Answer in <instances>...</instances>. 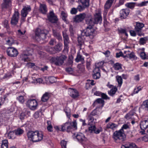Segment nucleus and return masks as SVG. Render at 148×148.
Segmentation results:
<instances>
[{
  "instance_id": "31",
  "label": "nucleus",
  "mask_w": 148,
  "mask_h": 148,
  "mask_svg": "<svg viewBox=\"0 0 148 148\" xmlns=\"http://www.w3.org/2000/svg\"><path fill=\"white\" fill-rule=\"evenodd\" d=\"M61 16L62 20L64 21L66 24H69V21L67 19L68 15L66 13L63 11H62Z\"/></svg>"
},
{
  "instance_id": "8",
  "label": "nucleus",
  "mask_w": 148,
  "mask_h": 148,
  "mask_svg": "<svg viewBox=\"0 0 148 148\" xmlns=\"http://www.w3.org/2000/svg\"><path fill=\"white\" fill-rule=\"evenodd\" d=\"M67 30L66 29H64L62 31V35L64 43V51H68L69 48V44L70 43V40L69 35L67 33Z\"/></svg>"
},
{
  "instance_id": "17",
  "label": "nucleus",
  "mask_w": 148,
  "mask_h": 148,
  "mask_svg": "<svg viewBox=\"0 0 148 148\" xmlns=\"http://www.w3.org/2000/svg\"><path fill=\"white\" fill-rule=\"evenodd\" d=\"M3 2L1 4V7L3 10L9 8L12 5V0H3Z\"/></svg>"
},
{
  "instance_id": "29",
  "label": "nucleus",
  "mask_w": 148,
  "mask_h": 148,
  "mask_svg": "<svg viewBox=\"0 0 148 148\" xmlns=\"http://www.w3.org/2000/svg\"><path fill=\"white\" fill-rule=\"evenodd\" d=\"M39 10L40 12L43 14H46L47 11V6L45 4H40Z\"/></svg>"
},
{
  "instance_id": "9",
  "label": "nucleus",
  "mask_w": 148,
  "mask_h": 148,
  "mask_svg": "<svg viewBox=\"0 0 148 148\" xmlns=\"http://www.w3.org/2000/svg\"><path fill=\"white\" fill-rule=\"evenodd\" d=\"M78 2L80 5H78L77 8L80 12L88 8L90 5V0H78Z\"/></svg>"
},
{
  "instance_id": "13",
  "label": "nucleus",
  "mask_w": 148,
  "mask_h": 148,
  "mask_svg": "<svg viewBox=\"0 0 148 148\" xmlns=\"http://www.w3.org/2000/svg\"><path fill=\"white\" fill-rule=\"evenodd\" d=\"M47 17L48 21L53 23H57L58 21V18L53 11H50L47 15Z\"/></svg>"
},
{
  "instance_id": "14",
  "label": "nucleus",
  "mask_w": 148,
  "mask_h": 148,
  "mask_svg": "<svg viewBox=\"0 0 148 148\" xmlns=\"http://www.w3.org/2000/svg\"><path fill=\"white\" fill-rule=\"evenodd\" d=\"M26 104L31 110H34L37 108L38 103L35 99H29L27 101Z\"/></svg>"
},
{
  "instance_id": "34",
  "label": "nucleus",
  "mask_w": 148,
  "mask_h": 148,
  "mask_svg": "<svg viewBox=\"0 0 148 148\" xmlns=\"http://www.w3.org/2000/svg\"><path fill=\"white\" fill-rule=\"evenodd\" d=\"M54 48L56 53L59 52L62 49V45L61 43H58L54 47Z\"/></svg>"
},
{
  "instance_id": "20",
  "label": "nucleus",
  "mask_w": 148,
  "mask_h": 148,
  "mask_svg": "<svg viewBox=\"0 0 148 148\" xmlns=\"http://www.w3.org/2000/svg\"><path fill=\"white\" fill-rule=\"evenodd\" d=\"M98 116V115L97 113V110L96 109H94L90 114L88 116L89 122H93L95 119L94 116Z\"/></svg>"
},
{
  "instance_id": "2",
  "label": "nucleus",
  "mask_w": 148,
  "mask_h": 148,
  "mask_svg": "<svg viewBox=\"0 0 148 148\" xmlns=\"http://www.w3.org/2000/svg\"><path fill=\"white\" fill-rule=\"evenodd\" d=\"M102 21V17L99 12L96 13L94 15V18L88 14V18L86 20V23L90 25L93 26L95 24H101Z\"/></svg>"
},
{
  "instance_id": "64",
  "label": "nucleus",
  "mask_w": 148,
  "mask_h": 148,
  "mask_svg": "<svg viewBox=\"0 0 148 148\" xmlns=\"http://www.w3.org/2000/svg\"><path fill=\"white\" fill-rule=\"evenodd\" d=\"M148 3V1H143L138 4V6L140 7L146 5Z\"/></svg>"
},
{
  "instance_id": "60",
  "label": "nucleus",
  "mask_w": 148,
  "mask_h": 148,
  "mask_svg": "<svg viewBox=\"0 0 148 148\" xmlns=\"http://www.w3.org/2000/svg\"><path fill=\"white\" fill-rule=\"evenodd\" d=\"M12 77V75L10 73H6L3 77V79H8Z\"/></svg>"
},
{
  "instance_id": "25",
  "label": "nucleus",
  "mask_w": 148,
  "mask_h": 148,
  "mask_svg": "<svg viewBox=\"0 0 148 148\" xmlns=\"http://www.w3.org/2000/svg\"><path fill=\"white\" fill-rule=\"evenodd\" d=\"M140 127L141 130H144L148 127V119L142 121L140 123Z\"/></svg>"
},
{
  "instance_id": "35",
  "label": "nucleus",
  "mask_w": 148,
  "mask_h": 148,
  "mask_svg": "<svg viewBox=\"0 0 148 148\" xmlns=\"http://www.w3.org/2000/svg\"><path fill=\"white\" fill-rule=\"evenodd\" d=\"M140 108L145 110L148 111V99L143 102Z\"/></svg>"
},
{
  "instance_id": "41",
  "label": "nucleus",
  "mask_w": 148,
  "mask_h": 148,
  "mask_svg": "<svg viewBox=\"0 0 148 148\" xmlns=\"http://www.w3.org/2000/svg\"><path fill=\"white\" fill-rule=\"evenodd\" d=\"M147 37L140 38L139 40V43L140 45H144L145 44L148 40Z\"/></svg>"
},
{
  "instance_id": "19",
  "label": "nucleus",
  "mask_w": 148,
  "mask_h": 148,
  "mask_svg": "<svg viewBox=\"0 0 148 148\" xmlns=\"http://www.w3.org/2000/svg\"><path fill=\"white\" fill-rule=\"evenodd\" d=\"M31 10L30 6H25L21 11V14L22 17H26L29 12Z\"/></svg>"
},
{
  "instance_id": "59",
  "label": "nucleus",
  "mask_w": 148,
  "mask_h": 148,
  "mask_svg": "<svg viewBox=\"0 0 148 148\" xmlns=\"http://www.w3.org/2000/svg\"><path fill=\"white\" fill-rule=\"evenodd\" d=\"M101 96L102 98L104 99H110V98L108 97V96L106 94L104 93H102Z\"/></svg>"
},
{
  "instance_id": "37",
  "label": "nucleus",
  "mask_w": 148,
  "mask_h": 148,
  "mask_svg": "<svg viewBox=\"0 0 148 148\" xmlns=\"http://www.w3.org/2000/svg\"><path fill=\"white\" fill-rule=\"evenodd\" d=\"M117 90V89L116 87H113L110 91H108V93L110 96L113 97Z\"/></svg>"
},
{
  "instance_id": "62",
  "label": "nucleus",
  "mask_w": 148,
  "mask_h": 148,
  "mask_svg": "<svg viewBox=\"0 0 148 148\" xmlns=\"http://www.w3.org/2000/svg\"><path fill=\"white\" fill-rule=\"evenodd\" d=\"M129 128L128 125L126 124H124L120 130L122 132H124V129L126 130Z\"/></svg>"
},
{
  "instance_id": "55",
  "label": "nucleus",
  "mask_w": 148,
  "mask_h": 148,
  "mask_svg": "<svg viewBox=\"0 0 148 148\" xmlns=\"http://www.w3.org/2000/svg\"><path fill=\"white\" fill-rule=\"evenodd\" d=\"M48 79L49 82L51 83H54L56 81V78L54 77H49Z\"/></svg>"
},
{
  "instance_id": "42",
  "label": "nucleus",
  "mask_w": 148,
  "mask_h": 148,
  "mask_svg": "<svg viewBox=\"0 0 148 148\" xmlns=\"http://www.w3.org/2000/svg\"><path fill=\"white\" fill-rule=\"evenodd\" d=\"M1 148H8V142L7 140H4L2 141Z\"/></svg>"
},
{
  "instance_id": "16",
  "label": "nucleus",
  "mask_w": 148,
  "mask_h": 148,
  "mask_svg": "<svg viewBox=\"0 0 148 148\" xmlns=\"http://www.w3.org/2000/svg\"><path fill=\"white\" fill-rule=\"evenodd\" d=\"M19 18V12L17 11H15L11 19V24L14 25H16L18 23Z\"/></svg>"
},
{
  "instance_id": "43",
  "label": "nucleus",
  "mask_w": 148,
  "mask_h": 148,
  "mask_svg": "<svg viewBox=\"0 0 148 148\" xmlns=\"http://www.w3.org/2000/svg\"><path fill=\"white\" fill-rule=\"evenodd\" d=\"M73 57L72 56H69L66 65L68 66H72L73 64Z\"/></svg>"
},
{
  "instance_id": "51",
  "label": "nucleus",
  "mask_w": 148,
  "mask_h": 148,
  "mask_svg": "<svg viewBox=\"0 0 148 148\" xmlns=\"http://www.w3.org/2000/svg\"><path fill=\"white\" fill-rule=\"evenodd\" d=\"M17 99L20 103L23 104L25 102V99L23 96H19L17 97Z\"/></svg>"
},
{
  "instance_id": "12",
  "label": "nucleus",
  "mask_w": 148,
  "mask_h": 148,
  "mask_svg": "<svg viewBox=\"0 0 148 148\" xmlns=\"http://www.w3.org/2000/svg\"><path fill=\"white\" fill-rule=\"evenodd\" d=\"M6 53L8 56L12 57H16L18 54L17 49L12 47H8L6 50Z\"/></svg>"
},
{
  "instance_id": "50",
  "label": "nucleus",
  "mask_w": 148,
  "mask_h": 148,
  "mask_svg": "<svg viewBox=\"0 0 148 148\" xmlns=\"http://www.w3.org/2000/svg\"><path fill=\"white\" fill-rule=\"evenodd\" d=\"M15 132L16 135H20L23 134L24 131L21 128H19L15 131Z\"/></svg>"
},
{
  "instance_id": "23",
  "label": "nucleus",
  "mask_w": 148,
  "mask_h": 148,
  "mask_svg": "<svg viewBox=\"0 0 148 148\" xmlns=\"http://www.w3.org/2000/svg\"><path fill=\"white\" fill-rule=\"evenodd\" d=\"M30 55H31V54L27 51V53L22 54L20 56V58L22 60L25 62H28L30 60L28 56Z\"/></svg>"
},
{
  "instance_id": "6",
  "label": "nucleus",
  "mask_w": 148,
  "mask_h": 148,
  "mask_svg": "<svg viewBox=\"0 0 148 148\" xmlns=\"http://www.w3.org/2000/svg\"><path fill=\"white\" fill-rule=\"evenodd\" d=\"M92 25H89L86 29L82 32V35L86 37H89L92 39L96 35L95 31L92 28Z\"/></svg>"
},
{
  "instance_id": "57",
  "label": "nucleus",
  "mask_w": 148,
  "mask_h": 148,
  "mask_svg": "<svg viewBox=\"0 0 148 148\" xmlns=\"http://www.w3.org/2000/svg\"><path fill=\"white\" fill-rule=\"evenodd\" d=\"M140 57L143 60H145L147 59L146 55L144 52H141L140 53Z\"/></svg>"
},
{
  "instance_id": "5",
  "label": "nucleus",
  "mask_w": 148,
  "mask_h": 148,
  "mask_svg": "<svg viewBox=\"0 0 148 148\" xmlns=\"http://www.w3.org/2000/svg\"><path fill=\"white\" fill-rule=\"evenodd\" d=\"M112 138L117 143H122L126 139V136L124 132L120 130L116 131L113 133Z\"/></svg>"
},
{
  "instance_id": "26",
  "label": "nucleus",
  "mask_w": 148,
  "mask_h": 148,
  "mask_svg": "<svg viewBox=\"0 0 148 148\" xmlns=\"http://www.w3.org/2000/svg\"><path fill=\"white\" fill-rule=\"evenodd\" d=\"M137 146L134 143H127L122 145L121 148H137Z\"/></svg>"
},
{
  "instance_id": "36",
  "label": "nucleus",
  "mask_w": 148,
  "mask_h": 148,
  "mask_svg": "<svg viewBox=\"0 0 148 148\" xmlns=\"http://www.w3.org/2000/svg\"><path fill=\"white\" fill-rule=\"evenodd\" d=\"M75 61L77 62H78L80 61L84 62V58L79 53H77V54L76 57L75 59Z\"/></svg>"
},
{
  "instance_id": "22",
  "label": "nucleus",
  "mask_w": 148,
  "mask_h": 148,
  "mask_svg": "<svg viewBox=\"0 0 148 148\" xmlns=\"http://www.w3.org/2000/svg\"><path fill=\"white\" fill-rule=\"evenodd\" d=\"M70 92V96L71 97L75 99L78 97L79 96L78 92L76 89L73 88H69Z\"/></svg>"
},
{
  "instance_id": "63",
  "label": "nucleus",
  "mask_w": 148,
  "mask_h": 148,
  "mask_svg": "<svg viewBox=\"0 0 148 148\" xmlns=\"http://www.w3.org/2000/svg\"><path fill=\"white\" fill-rule=\"evenodd\" d=\"M56 43V40L55 39L51 38L49 42V44L53 46L54 45V43Z\"/></svg>"
},
{
  "instance_id": "58",
  "label": "nucleus",
  "mask_w": 148,
  "mask_h": 148,
  "mask_svg": "<svg viewBox=\"0 0 148 148\" xmlns=\"http://www.w3.org/2000/svg\"><path fill=\"white\" fill-rule=\"evenodd\" d=\"M126 6L131 9H133L134 7V5L132 3H127L125 5Z\"/></svg>"
},
{
  "instance_id": "28",
  "label": "nucleus",
  "mask_w": 148,
  "mask_h": 148,
  "mask_svg": "<svg viewBox=\"0 0 148 148\" xmlns=\"http://www.w3.org/2000/svg\"><path fill=\"white\" fill-rule=\"evenodd\" d=\"M78 45L80 49H82L81 46L84 44V40L85 39L84 36H82V34L81 36L78 37Z\"/></svg>"
},
{
  "instance_id": "7",
  "label": "nucleus",
  "mask_w": 148,
  "mask_h": 148,
  "mask_svg": "<svg viewBox=\"0 0 148 148\" xmlns=\"http://www.w3.org/2000/svg\"><path fill=\"white\" fill-rule=\"evenodd\" d=\"M67 56L64 54L57 56L56 57H53L51 59L52 61L57 66H61L64 62V61L67 59Z\"/></svg>"
},
{
  "instance_id": "15",
  "label": "nucleus",
  "mask_w": 148,
  "mask_h": 148,
  "mask_svg": "<svg viewBox=\"0 0 148 148\" xmlns=\"http://www.w3.org/2000/svg\"><path fill=\"white\" fill-rule=\"evenodd\" d=\"M144 26V25L142 23L137 22L136 23L135 28V31L139 36H144V34L142 32V29Z\"/></svg>"
},
{
  "instance_id": "61",
  "label": "nucleus",
  "mask_w": 148,
  "mask_h": 148,
  "mask_svg": "<svg viewBox=\"0 0 148 148\" xmlns=\"http://www.w3.org/2000/svg\"><path fill=\"white\" fill-rule=\"evenodd\" d=\"M77 9L78 10L77 8H72L70 11L71 14H76L77 12Z\"/></svg>"
},
{
  "instance_id": "18",
  "label": "nucleus",
  "mask_w": 148,
  "mask_h": 148,
  "mask_svg": "<svg viewBox=\"0 0 148 148\" xmlns=\"http://www.w3.org/2000/svg\"><path fill=\"white\" fill-rule=\"evenodd\" d=\"M73 137L74 138H75L80 142L85 141L87 140L84 134L81 133H78L77 134H74Z\"/></svg>"
},
{
  "instance_id": "44",
  "label": "nucleus",
  "mask_w": 148,
  "mask_h": 148,
  "mask_svg": "<svg viewBox=\"0 0 148 148\" xmlns=\"http://www.w3.org/2000/svg\"><path fill=\"white\" fill-rule=\"evenodd\" d=\"M92 60L89 57L87 58L86 61V66L87 68L89 70L90 69V66L91 64Z\"/></svg>"
},
{
  "instance_id": "4",
  "label": "nucleus",
  "mask_w": 148,
  "mask_h": 148,
  "mask_svg": "<svg viewBox=\"0 0 148 148\" xmlns=\"http://www.w3.org/2000/svg\"><path fill=\"white\" fill-rule=\"evenodd\" d=\"M48 33V31L45 29L37 28L35 31V39L38 42L43 40L46 38Z\"/></svg>"
},
{
  "instance_id": "11",
  "label": "nucleus",
  "mask_w": 148,
  "mask_h": 148,
  "mask_svg": "<svg viewBox=\"0 0 148 148\" xmlns=\"http://www.w3.org/2000/svg\"><path fill=\"white\" fill-rule=\"evenodd\" d=\"M100 64V66H101L103 64V62H100L98 63L96 65L95 68L94 69L93 71V73L92 74L93 78L94 79H99L100 77V73L99 72L100 69L99 67L97 66V65Z\"/></svg>"
},
{
  "instance_id": "21",
  "label": "nucleus",
  "mask_w": 148,
  "mask_h": 148,
  "mask_svg": "<svg viewBox=\"0 0 148 148\" xmlns=\"http://www.w3.org/2000/svg\"><path fill=\"white\" fill-rule=\"evenodd\" d=\"M130 13L129 10L127 9H123L120 12V18L122 19H124L126 18Z\"/></svg>"
},
{
  "instance_id": "33",
  "label": "nucleus",
  "mask_w": 148,
  "mask_h": 148,
  "mask_svg": "<svg viewBox=\"0 0 148 148\" xmlns=\"http://www.w3.org/2000/svg\"><path fill=\"white\" fill-rule=\"evenodd\" d=\"M77 67L78 69L77 70V72L79 73H84L85 71V69L84 66L82 64H79Z\"/></svg>"
},
{
  "instance_id": "49",
  "label": "nucleus",
  "mask_w": 148,
  "mask_h": 148,
  "mask_svg": "<svg viewBox=\"0 0 148 148\" xmlns=\"http://www.w3.org/2000/svg\"><path fill=\"white\" fill-rule=\"evenodd\" d=\"M65 71L69 74L74 75V73L73 69L71 67H67L65 69Z\"/></svg>"
},
{
  "instance_id": "32",
  "label": "nucleus",
  "mask_w": 148,
  "mask_h": 148,
  "mask_svg": "<svg viewBox=\"0 0 148 148\" xmlns=\"http://www.w3.org/2000/svg\"><path fill=\"white\" fill-rule=\"evenodd\" d=\"M5 40L6 44L9 46H11L14 43V40L12 37H9Z\"/></svg>"
},
{
  "instance_id": "56",
  "label": "nucleus",
  "mask_w": 148,
  "mask_h": 148,
  "mask_svg": "<svg viewBox=\"0 0 148 148\" xmlns=\"http://www.w3.org/2000/svg\"><path fill=\"white\" fill-rule=\"evenodd\" d=\"M60 143L62 148H66V141L64 140H62L61 141Z\"/></svg>"
},
{
  "instance_id": "3",
  "label": "nucleus",
  "mask_w": 148,
  "mask_h": 148,
  "mask_svg": "<svg viewBox=\"0 0 148 148\" xmlns=\"http://www.w3.org/2000/svg\"><path fill=\"white\" fill-rule=\"evenodd\" d=\"M28 138L34 142L41 141L43 139V134L42 132L31 131L27 133Z\"/></svg>"
},
{
  "instance_id": "52",
  "label": "nucleus",
  "mask_w": 148,
  "mask_h": 148,
  "mask_svg": "<svg viewBox=\"0 0 148 148\" xmlns=\"http://www.w3.org/2000/svg\"><path fill=\"white\" fill-rule=\"evenodd\" d=\"M116 78L117 79V82L121 86L122 84L123 81L122 77L121 76L117 75L116 76Z\"/></svg>"
},
{
  "instance_id": "47",
  "label": "nucleus",
  "mask_w": 148,
  "mask_h": 148,
  "mask_svg": "<svg viewBox=\"0 0 148 148\" xmlns=\"http://www.w3.org/2000/svg\"><path fill=\"white\" fill-rule=\"evenodd\" d=\"M128 58L130 59H133V60H136L137 59V58L136 57L134 53L132 52L130 54H128Z\"/></svg>"
},
{
  "instance_id": "38",
  "label": "nucleus",
  "mask_w": 148,
  "mask_h": 148,
  "mask_svg": "<svg viewBox=\"0 0 148 148\" xmlns=\"http://www.w3.org/2000/svg\"><path fill=\"white\" fill-rule=\"evenodd\" d=\"M117 126L118 125L115 124L110 122L107 125L106 128L107 129H111L113 130L114 128L117 127Z\"/></svg>"
},
{
  "instance_id": "27",
  "label": "nucleus",
  "mask_w": 148,
  "mask_h": 148,
  "mask_svg": "<svg viewBox=\"0 0 148 148\" xmlns=\"http://www.w3.org/2000/svg\"><path fill=\"white\" fill-rule=\"evenodd\" d=\"M51 93L49 92H46L42 96L41 100L43 102H47L51 97Z\"/></svg>"
},
{
  "instance_id": "30",
  "label": "nucleus",
  "mask_w": 148,
  "mask_h": 148,
  "mask_svg": "<svg viewBox=\"0 0 148 148\" xmlns=\"http://www.w3.org/2000/svg\"><path fill=\"white\" fill-rule=\"evenodd\" d=\"M45 51L49 53L52 54L56 53L55 52L54 47L49 46H46L45 48Z\"/></svg>"
},
{
  "instance_id": "10",
  "label": "nucleus",
  "mask_w": 148,
  "mask_h": 148,
  "mask_svg": "<svg viewBox=\"0 0 148 148\" xmlns=\"http://www.w3.org/2000/svg\"><path fill=\"white\" fill-rule=\"evenodd\" d=\"M88 14H86L85 13H80L79 15H76L73 18V21L74 22L79 23L82 21L85 18L86 20L88 18Z\"/></svg>"
},
{
  "instance_id": "53",
  "label": "nucleus",
  "mask_w": 148,
  "mask_h": 148,
  "mask_svg": "<svg viewBox=\"0 0 148 148\" xmlns=\"http://www.w3.org/2000/svg\"><path fill=\"white\" fill-rule=\"evenodd\" d=\"M103 129L102 127H100L99 128H97L95 127V129L93 132L96 134H99L101 132H102Z\"/></svg>"
},
{
  "instance_id": "24",
  "label": "nucleus",
  "mask_w": 148,
  "mask_h": 148,
  "mask_svg": "<svg viewBox=\"0 0 148 148\" xmlns=\"http://www.w3.org/2000/svg\"><path fill=\"white\" fill-rule=\"evenodd\" d=\"M52 32L54 36L59 41H62V38L60 33L57 30L52 29Z\"/></svg>"
},
{
  "instance_id": "40",
  "label": "nucleus",
  "mask_w": 148,
  "mask_h": 148,
  "mask_svg": "<svg viewBox=\"0 0 148 148\" xmlns=\"http://www.w3.org/2000/svg\"><path fill=\"white\" fill-rule=\"evenodd\" d=\"M114 0H108L106 2L104 8L106 9H109L111 6Z\"/></svg>"
},
{
  "instance_id": "48",
  "label": "nucleus",
  "mask_w": 148,
  "mask_h": 148,
  "mask_svg": "<svg viewBox=\"0 0 148 148\" xmlns=\"http://www.w3.org/2000/svg\"><path fill=\"white\" fill-rule=\"evenodd\" d=\"M15 132L13 131L10 132L8 134V137L10 139H14L15 138Z\"/></svg>"
},
{
  "instance_id": "45",
  "label": "nucleus",
  "mask_w": 148,
  "mask_h": 148,
  "mask_svg": "<svg viewBox=\"0 0 148 148\" xmlns=\"http://www.w3.org/2000/svg\"><path fill=\"white\" fill-rule=\"evenodd\" d=\"M95 102H96L98 103H100L102 104L101 106V109H102L104 104V101L101 98L97 99L95 100Z\"/></svg>"
},
{
  "instance_id": "39",
  "label": "nucleus",
  "mask_w": 148,
  "mask_h": 148,
  "mask_svg": "<svg viewBox=\"0 0 148 148\" xmlns=\"http://www.w3.org/2000/svg\"><path fill=\"white\" fill-rule=\"evenodd\" d=\"M92 123L89 122L88 123V125L90 126L88 127V131L90 133H93L96 127L95 125H93Z\"/></svg>"
},
{
  "instance_id": "46",
  "label": "nucleus",
  "mask_w": 148,
  "mask_h": 148,
  "mask_svg": "<svg viewBox=\"0 0 148 148\" xmlns=\"http://www.w3.org/2000/svg\"><path fill=\"white\" fill-rule=\"evenodd\" d=\"M113 67L115 70H118L122 68L121 64L117 62L114 65Z\"/></svg>"
},
{
  "instance_id": "1",
  "label": "nucleus",
  "mask_w": 148,
  "mask_h": 148,
  "mask_svg": "<svg viewBox=\"0 0 148 148\" xmlns=\"http://www.w3.org/2000/svg\"><path fill=\"white\" fill-rule=\"evenodd\" d=\"M61 127V131H66L68 133L71 132L72 131L76 130L77 129V123L75 120L71 122V120L69 121V120L68 122L62 125Z\"/></svg>"
},
{
  "instance_id": "54",
  "label": "nucleus",
  "mask_w": 148,
  "mask_h": 148,
  "mask_svg": "<svg viewBox=\"0 0 148 148\" xmlns=\"http://www.w3.org/2000/svg\"><path fill=\"white\" fill-rule=\"evenodd\" d=\"M27 113V112L26 110L25 112H22L20 115V119L21 120L23 119Z\"/></svg>"
}]
</instances>
